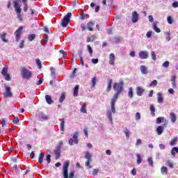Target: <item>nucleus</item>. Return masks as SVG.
<instances>
[{
    "label": "nucleus",
    "instance_id": "obj_1",
    "mask_svg": "<svg viewBox=\"0 0 178 178\" xmlns=\"http://www.w3.org/2000/svg\"><path fill=\"white\" fill-rule=\"evenodd\" d=\"M124 86V82H123V81H120L118 83H115L113 86V90L116 91V93L113 95V98L111 99V101L110 103L111 108V110H108L106 113L107 118L109 119L111 124H113L112 113H116V109L115 108V104L116 103L118 98H119V95H120V92L123 91Z\"/></svg>",
    "mask_w": 178,
    "mask_h": 178
},
{
    "label": "nucleus",
    "instance_id": "obj_2",
    "mask_svg": "<svg viewBox=\"0 0 178 178\" xmlns=\"http://www.w3.org/2000/svg\"><path fill=\"white\" fill-rule=\"evenodd\" d=\"M21 76L23 79H26V80H30L31 77H33V72L31 71L26 69V67H21Z\"/></svg>",
    "mask_w": 178,
    "mask_h": 178
},
{
    "label": "nucleus",
    "instance_id": "obj_3",
    "mask_svg": "<svg viewBox=\"0 0 178 178\" xmlns=\"http://www.w3.org/2000/svg\"><path fill=\"white\" fill-rule=\"evenodd\" d=\"M14 8L16 13H17V19L19 22H23V17L22 16V8H20V3L19 1H14Z\"/></svg>",
    "mask_w": 178,
    "mask_h": 178
},
{
    "label": "nucleus",
    "instance_id": "obj_4",
    "mask_svg": "<svg viewBox=\"0 0 178 178\" xmlns=\"http://www.w3.org/2000/svg\"><path fill=\"white\" fill-rule=\"evenodd\" d=\"M70 17H72V13H67L64 19L61 20L62 27H67V24L70 23Z\"/></svg>",
    "mask_w": 178,
    "mask_h": 178
},
{
    "label": "nucleus",
    "instance_id": "obj_5",
    "mask_svg": "<svg viewBox=\"0 0 178 178\" xmlns=\"http://www.w3.org/2000/svg\"><path fill=\"white\" fill-rule=\"evenodd\" d=\"M69 165H70V162L69 161H67L64 163L63 166V177L64 178H69Z\"/></svg>",
    "mask_w": 178,
    "mask_h": 178
},
{
    "label": "nucleus",
    "instance_id": "obj_6",
    "mask_svg": "<svg viewBox=\"0 0 178 178\" xmlns=\"http://www.w3.org/2000/svg\"><path fill=\"white\" fill-rule=\"evenodd\" d=\"M12 88L9 86L6 87L5 92L3 93L4 98H12L13 93L11 91Z\"/></svg>",
    "mask_w": 178,
    "mask_h": 178
},
{
    "label": "nucleus",
    "instance_id": "obj_7",
    "mask_svg": "<svg viewBox=\"0 0 178 178\" xmlns=\"http://www.w3.org/2000/svg\"><path fill=\"white\" fill-rule=\"evenodd\" d=\"M22 31H23V26H19L15 32V35L16 38L15 41L17 42H19V40H20V35H22Z\"/></svg>",
    "mask_w": 178,
    "mask_h": 178
},
{
    "label": "nucleus",
    "instance_id": "obj_8",
    "mask_svg": "<svg viewBox=\"0 0 178 178\" xmlns=\"http://www.w3.org/2000/svg\"><path fill=\"white\" fill-rule=\"evenodd\" d=\"M149 53L147 51H142L139 52V58L140 59H148Z\"/></svg>",
    "mask_w": 178,
    "mask_h": 178
},
{
    "label": "nucleus",
    "instance_id": "obj_9",
    "mask_svg": "<svg viewBox=\"0 0 178 178\" xmlns=\"http://www.w3.org/2000/svg\"><path fill=\"white\" fill-rule=\"evenodd\" d=\"M131 22L132 23H137V22H138V13H137V11H134L132 13Z\"/></svg>",
    "mask_w": 178,
    "mask_h": 178
},
{
    "label": "nucleus",
    "instance_id": "obj_10",
    "mask_svg": "<svg viewBox=\"0 0 178 178\" xmlns=\"http://www.w3.org/2000/svg\"><path fill=\"white\" fill-rule=\"evenodd\" d=\"M54 153L56 155V159H59L60 158V146L56 147Z\"/></svg>",
    "mask_w": 178,
    "mask_h": 178
},
{
    "label": "nucleus",
    "instance_id": "obj_11",
    "mask_svg": "<svg viewBox=\"0 0 178 178\" xmlns=\"http://www.w3.org/2000/svg\"><path fill=\"white\" fill-rule=\"evenodd\" d=\"M144 91H145V90H144V88H143L140 86H138L136 88V93L138 97H141V95H143V93L144 92Z\"/></svg>",
    "mask_w": 178,
    "mask_h": 178
},
{
    "label": "nucleus",
    "instance_id": "obj_12",
    "mask_svg": "<svg viewBox=\"0 0 178 178\" xmlns=\"http://www.w3.org/2000/svg\"><path fill=\"white\" fill-rule=\"evenodd\" d=\"M115 59H116V58L115 57V54L113 53H111L109 55V64L115 65Z\"/></svg>",
    "mask_w": 178,
    "mask_h": 178
},
{
    "label": "nucleus",
    "instance_id": "obj_13",
    "mask_svg": "<svg viewBox=\"0 0 178 178\" xmlns=\"http://www.w3.org/2000/svg\"><path fill=\"white\" fill-rule=\"evenodd\" d=\"M170 119L172 123H175L176 120H177V116H176V114L175 113H170Z\"/></svg>",
    "mask_w": 178,
    "mask_h": 178
},
{
    "label": "nucleus",
    "instance_id": "obj_14",
    "mask_svg": "<svg viewBox=\"0 0 178 178\" xmlns=\"http://www.w3.org/2000/svg\"><path fill=\"white\" fill-rule=\"evenodd\" d=\"M45 99H46V102L49 105H52V104H54V102L52 101V97L49 95H47L45 96Z\"/></svg>",
    "mask_w": 178,
    "mask_h": 178
},
{
    "label": "nucleus",
    "instance_id": "obj_15",
    "mask_svg": "<svg viewBox=\"0 0 178 178\" xmlns=\"http://www.w3.org/2000/svg\"><path fill=\"white\" fill-rule=\"evenodd\" d=\"M140 72L142 74H148V69L145 65H141L140 66Z\"/></svg>",
    "mask_w": 178,
    "mask_h": 178
},
{
    "label": "nucleus",
    "instance_id": "obj_16",
    "mask_svg": "<svg viewBox=\"0 0 178 178\" xmlns=\"http://www.w3.org/2000/svg\"><path fill=\"white\" fill-rule=\"evenodd\" d=\"M113 81L112 79H109L108 83H107V88H106V92H109L111 90H112V83Z\"/></svg>",
    "mask_w": 178,
    "mask_h": 178
},
{
    "label": "nucleus",
    "instance_id": "obj_17",
    "mask_svg": "<svg viewBox=\"0 0 178 178\" xmlns=\"http://www.w3.org/2000/svg\"><path fill=\"white\" fill-rule=\"evenodd\" d=\"M157 101L159 104H162V102H163V97H162V93H157Z\"/></svg>",
    "mask_w": 178,
    "mask_h": 178
},
{
    "label": "nucleus",
    "instance_id": "obj_18",
    "mask_svg": "<svg viewBox=\"0 0 178 178\" xmlns=\"http://www.w3.org/2000/svg\"><path fill=\"white\" fill-rule=\"evenodd\" d=\"M6 35L7 34L5 32H3L0 35V38L2 40L3 42H8V40L6 39Z\"/></svg>",
    "mask_w": 178,
    "mask_h": 178
},
{
    "label": "nucleus",
    "instance_id": "obj_19",
    "mask_svg": "<svg viewBox=\"0 0 178 178\" xmlns=\"http://www.w3.org/2000/svg\"><path fill=\"white\" fill-rule=\"evenodd\" d=\"M72 137L74 140V144H79V132H74Z\"/></svg>",
    "mask_w": 178,
    "mask_h": 178
},
{
    "label": "nucleus",
    "instance_id": "obj_20",
    "mask_svg": "<svg viewBox=\"0 0 178 178\" xmlns=\"http://www.w3.org/2000/svg\"><path fill=\"white\" fill-rule=\"evenodd\" d=\"M95 24L92 22H90L89 23L87 24V28L88 30H89V31H92L94 30V29L92 27H94Z\"/></svg>",
    "mask_w": 178,
    "mask_h": 178
},
{
    "label": "nucleus",
    "instance_id": "obj_21",
    "mask_svg": "<svg viewBox=\"0 0 178 178\" xmlns=\"http://www.w3.org/2000/svg\"><path fill=\"white\" fill-rule=\"evenodd\" d=\"M161 175L166 176L168 175V167L163 166L161 168Z\"/></svg>",
    "mask_w": 178,
    "mask_h": 178
},
{
    "label": "nucleus",
    "instance_id": "obj_22",
    "mask_svg": "<svg viewBox=\"0 0 178 178\" xmlns=\"http://www.w3.org/2000/svg\"><path fill=\"white\" fill-rule=\"evenodd\" d=\"M156 133L158 136H161L163 133V127L159 126L156 129Z\"/></svg>",
    "mask_w": 178,
    "mask_h": 178
},
{
    "label": "nucleus",
    "instance_id": "obj_23",
    "mask_svg": "<svg viewBox=\"0 0 178 178\" xmlns=\"http://www.w3.org/2000/svg\"><path fill=\"white\" fill-rule=\"evenodd\" d=\"M39 118H40V119H42V120H48V119H49L48 115L44 114V113H40L39 114Z\"/></svg>",
    "mask_w": 178,
    "mask_h": 178
},
{
    "label": "nucleus",
    "instance_id": "obj_24",
    "mask_svg": "<svg viewBox=\"0 0 178 178\" xmlns=\"http://www.w3.org/2000/svg\"><path fill=\"white\" fill-rule=\"evenodd\" d=\"M86 106H87V104H86V103L82 104V106L81 108V112L82 113H87V109L86 108Z\"/></svg>",
    "mask_w": 178,
    "mask_h": 178
},
{
    "label": "nucleus",
    "instance_id": "obj_25",
    "mask_svg": "<svg viewBox=\"0 0 178 178\" xmlns=\"http://www.w3.org/2000/svg\"><path fill=\"white\" fill-rule=\"evenodd\" d=\"M157 124H161L162 122H166V120L163 117H159L156 120Z\"/></svg>",
    "mask_w": 178,
    "mask_h": 178
},
{
    "label": "nucleus",
    "instance_id": "obj_26",
    "mask_svg": "<svg viewBox=\"0 0 178 178\" xmlns=\"http://www.w3.org/2000/svg\"><path fill=\"white\" fill-rule=\"evenodd\" d=\"M177 140H178L177 137L172 138L171 140V141L170 142V145H171V146L176 145V144L177 143Z\"/></svg>",
    "mask_w": 178,
    "mask_h": 178
},
{
    "label": "nucleus",
    "instance_id": "obj_27",
    "mask_svg": "<svg viewBox=\"0 0 178 178\" xmlns=\"http://www.w3.org/2000/svg\"><path fill=\"white\" fill-rule=\"evenodd\" d=\"M44 161V153L41 152L39 155L38 162L39 163H42Z\"/></svg>",
    "mask_w": 178,
    "mask_h": 178
},
{
    "label": "nucleus",
    "instance_id": "obj_28",
    "mask_svg": "<svg viewBox=\"0 0 178 178\" xmlns=\"http://www.w3.org/2000/svg\"><path fill=\"white\" fill-rule=\"evenodd\" d=\"M79 95V85H76L74 89V97H77Z\"/></svg>",
    "mask_w": 178,
    "mask_h": 178
},
{
    "label": "nucleus",
    "instance_id": "obj_29",
    "mask_svg": "<svg viewBox=\"0 0 178 178\" xmlns=\"http://www.w3.org/2000/svg\"><path fill=\"white\" fill-rule=\"evenodd\" d=\"M153 30L156 31V33H159L161 31V29L156 26V23H153Z\"/></svg>",
    "mask_w": 178,
    "mask_h": 178
},
{
    "label": "nucleus",
    "instance_id": "obj_30",
    "mask_svg": "<svg viewBox=\"0 0 178 178\" xmlns=\"http://www.w3.org/2000/svg\"><path fill=\"white\" fill-rule=\"evenodd\" d=\"M150 112L152 116H155V107L153 104L150 105Z\"/></svg>",
    "mask_w": 178,
    "mask_h": 178
},
{
    "label": "nucleus",
    "instance_id": "obj_31",
    "mask_svg": "<svg viewBox=\"0 0 178 178\" xmlns=\"http://www.w3.org/2000/svg\"><path fill=\"white\" fill-rule=\"evenodd\" d=\"M60 129L61 131H64V130H65V120L64 119H63L60 122Z\"/></svg>",
    "mask_w": 178,
    "mask_h": 178
},
{
    "label": "nucleus",
    "instance_id": "obj_32",
    "mask_svg": "<svg viewBox=\"0 0 178 178\" xmlns=\"http://www.w3.org/2000/svg\"><path fill=\"white\" fill-rule=\"evenodd\" d=\"M137 156V163L140 164L143 162V159L141 158V155L140 154H136Z\"/></svg>",
    "mask_w": 178,
    "mask_h": 178
},
{
    "label": "nucleus",
    "instance_id": "obj_33",
    "mask_svg": "<svg viewBox=\"0 0 178 178\" xmlns=\"http://www.w3.org/2000/svg\"><path fill=\"white\" fill-rule=\"evenodd\" d=\"M65 98H66V95L65 93H62L59 98V102L62 103L65 101Z\"/></svg>",
    "mask_w": 178,
    "mask_h": 178
},
{
    "label": "nucleus",
    "instance_id": "obj_34",
    "mask_svg": "<svg viewBox=\"0 0 178 178\" xmlns=\"http://www.w3.org/2000/svg\"><path fill=\"white\" fill-rule=\"evenodd\" d=\"M165 165L167 166H169L171 169H173V163L170 160H168L166 161Z\"/></svg>",
    "mask_w": 178,
    "mask_h": 178
},
{
    "label": "nucleus",
    "instance_id": "obj_35",
    "mask_svg": "<svg viewBox=\"0 0 178 178\" xmlns=\"http://www.w3.org/2000/svg\"><path fill=\"white\" fill-rule=\"evenodd\" d=\"M1 74H3V76H5V74H8V66H6L3 68Z\"/></svg>",
    "mask_w": 178,
    "mask_h": 178
},
{
    "label": "nucleus",
    "instance_id": "obj_36",
    "mask_svg": "<svg viewBox=\"0 0 178 178\" xmlns=\"http://www.w3.org/2000/svg\"><path fill=\"white\" fill-rule=\"evenodd\" d=\"M85 158L87 160H91V154H90V152H86Z\"/></svg>",
    "mask_w": 178,
    "mask_h": 178
},
{
    "label": "nucleus",
    "instance_id": "obj_37",
    "mask_svg": "<svg viewBox=\"0 0 178 178\" xmlns=\"http://www.w3.org/2000/svg\"><path fill=\"white\" fill-rule=\"evenodd\" d=\"M95 84H97V76H95L92 79V88L95 87Z\"/></svg>",
    "mask_w": 178,
    "mask_h": 178
},
{
    "label": "nucleus",
    "instance_id": "obj_38",
    "mask_svg": "<svg viewBox=\"0 0 178 178\" xmlns=\"http://www.w3.org/2000/svg\"><path fill=\"white\" fill-rule=\"evenodd\" d=\"M158 86V81L154 80L149 85V87H156Z\"/></svg>",
    "mask_w": 178,
    "mask_h": 178
},
{
    "label": "nucleus",
    "instance_id": "obj_39",
    "mask_svg": "<svg viewBox=\"0 0 178 178\" xmlns=\"http://www.w3.org/2000/svg\"><path fill=\"white\" fill-rule=\"evenodd\" d=\"M147 162H148L149 166H154V161L152 160V157L148 158Z\"/></svg>",
    "mask_w": 178,
    "mask_h": 178
},
{
    "label": "nucleus",
    "instance_id": "obj_40",
    "mask_svg": "<svg viewBox=\"0 0 178 178\" xmlns=\"http://www.w3.org/2000/svg\"><path fill=\"white\" fill-rule=\"evenodd\" d=\"M28 38H29V41H33V40L35 39V34L29 35Z\"/></svg>",
    "mask_w": 178,
    "mask_h": 178
},
{
    "label": "nucleus",
    "instance_id": "obj_41",
    "mask_svg": "<svg viewBox=\"0 0 178 178\" xmlns=\"http://www.w3.org/2000/svg\"><path fill=\"white\" fill-rule=\"evenodd\" d=\"M128 95L129 98H133V88H129Z\"/></svg>",
    "mask_w": 178,
    "mask_h": 178
},
{
    "label": "nucleus",
    "instance_id": "obj_42",
    "mask_svg": "<svg viewBox=\"0 0 178 178\" xmlns=\"http://www.w3.org/2000/svg\"><path fill=\"white\" fill-rule=\"evenodd\" d=\"M151 55H152V59H153V60H156V55L155 54V51H152Z\"/></svg>",
    "mask_w": 178,
    "mask_h": 178
},
{
    "label": "nucleus",
    "instance_id": "obj_43",
    "mask_svg": "<svg viewBox=\"0 0 178 178\" xmlns=\"http://www.w3.org/2000/svg\"><path fill=\"white\" fill-rule=\"evenodd\" d=\"M127 138H130V131H129V129H126L124 131Z\"/></svg>",
    "mask_w": 178,
    "mask_h": 178
},
{
    "label": "nucleus",
    "instance_id": "obj_44",
    "mask_svg": "<svg viewBox=\"0 0 178 178\" xmlns=\"http://www.w3.org/2000/svg\"><path fill=\"white\" fill-rule=\"evenodd\" d=\"M167 22L169 24H172L173 23V19H172V17L168 16Z\"/></svg>",
    "mask_w": 178,
    "mask_h": 178
},
{
    "label": "nucleus",
    "instance_id": "obj_45",
    "mask_svg": "<svg viewBox=\"0 0 178 178\" xmlns=\"http://www.w3.org/2000/svg\"><path fill=\"white\" fill-rule=\"evenodd\" d=\"M98 172H99V170L94 169L92 172V176H97V175H98Z\"/></svg>",
    "mask_w": 178,
    "mask_h": 178
},
{
    "label": "nucleus",
    "instance_id": "obj_46",
    "mask_svg": "<svg viewBox=\"0 0 178 178\" xmlns=\"http://www.w3.org/2000/svg\"><path fill=\"white\" fill-rule=\"evenodd\" d=\"M87 48L90 55H92V49L91 48V46H90V44H88Z\"/></svg>",
    "mask_w": 178,
    "mask_h": 178
},
{
    "label": "nucleus",
    "instance_id": "obj_47",
    "mask_svg": "<svg viewBox=\"0 0 178 178\" xmlns=\"http://www.w3.org/2000/svg\"><path fill=\"white\" fill-rule=\"evenodd\" d=\"M3 76L5 77V79L7 80V81H10V75L9 74H6Z\"/></svg>",
    "mask_w": 178,
    "mask_h": 178
},
{
    "label": "nucleus",
    "instance_id": "obj_48",
    "mask_svg": "<svg viewBox=\"0 0 178 178\" xmlns=\"http://www.w3.org/2000/svg\"><path fill=\"white\" fill-rule=\"evenodd\" d=\"M0 122L1 124L2 125V127H3L5 124H6V120H5V118H2L1 120H0Z\"/></svg>",
    "mask_w": 178,
    "mask_h": 178
},
{
    "label": "nucleus",
    "instance_id": "obj_49",
    "mask_svg": "<svg viewBox=\"0 0 178 178\" xmlns=\"http://www.w3.org/2000/svg\"><path fill=\"white\" fill-rule=\"evenodd\" d=\"M169 61H165L162 64L163 67H169Z\"/></svg>",
    "mask_w": 178,
    "mask_h": 178
},
{
    "label": "nucleus",
    "instance_id": "obj_50",
    "mask_svg": "<svg viewBox=\"0 0 178 178\" xmlns=\"http://www.w3.org/2000/svg\"><path fill=\"white\" fill-rule=\"evenodd\" d=\"M36 64L39 69H41V60L40 59H36Z\"/></svg>",
    "mask_w": 178,
    "mask_h": 178
},
{
    "label": "nucleus",
    "instance_id": "obj_51",
    "mask_svg": "<svg viewBox=\"0 0 178 178\" xmlns=\"http://www.w3.org/2000/svg\"><path fill=\"white\" fill-rule=\"evenodd\" d=\"M79 55H80L79 60H80L82 66H84V60L83 59V56H81V53Z\"/></svg>",
    "mask_w": 178,
    "mask_h": 178
},
{
    "label": "nucleus",
    "instance_id": "obj_52",
    "mask_svg": "<svg viewBox=\"0 0 178 178\" xmlns=\"http://www.w3.org/2000/svg\"><path fill=\"white\" fill-rule=\"evenodd\" d=\"M167 41H170V32L165 33Z\"/></svg>",
    "mask_w": 178,
    "mask_h": 178
},
{
    "label": "nucleus",
    "instance_id": "obj_53",
    "mask_svg": "<svg viewBox=\"0 0 178 178\" xmlns=\"http://www.w3.org/2000/svg\"><path fill=\"white\" fill-rule=\"evenodd\" d=\"M46 161H47V163H51V154L47 156Z\"/></svg>",
    "mask_w": 178,
    "mask_h": 178
},
{
    "label": "nucleus",
    "instance_id": "obj_54",
    "mask_svg": "<svg viewBox=\"0 0 178 178\" xmlns=\"http://www.w3.org/2000/svg\"><path fill=\"white\" fill-rule=\"evenodd\" d=\"M136 120H140V119H141V115L140 114V113H136Z\"/></svg>",
    "mask_w": 178,
    "mask_h": 178
},
{
    "label": "nucleus",
    "instance_id": "obj_55",
    "mask_svg": "<svg viewBox=\"0 0 178 178\" xmlns=\"http://www.w3.org/2000/svg\"><path fill=\"white\" fill-rule=\"evenodd\" d=\"M131 175L132 176H136V175H137V170H136V168H134L131 171Z\"/></svg>",
    "mask_w": 178,
    "mask_h": 178
},
{
    "label": "nucleus",
    "instance_id": "obj_56",
    "mask_svg": "<svg viewBox=\"0 0 178 178\" xmlns=\"http://www.w3.org/2000/svg\"><path fill=\"white\" fill-rule=\"evenodd\" d=\"M42 81H44V79L42 78H40L37 83V86H41V84H42Z\"/></svg>",
    "mask_w": 178,
    "mask_h": 178
},
{
    "label": "nucleus",
    "instance_id": "obj_57",
    "mask_svg": "<svg viewBox=\"0 0 178 178\" xmlns=\"http://www.w3.org/2000/svg\"><path fill=\"white\" fill-rule=\"evenodd\" d=\"M51 77H53V79H55V69L51 68Z\"/></svg>",
    "mask_w": 178,
    "mask_h": 178
},
{
    "label": "nucleus",
    "instance_id": "obj_58",
    "mask_svg": "<svg viewBox=\"0 0 178 178\" xmlns=\"http://www.w3.org/2000/svg\"><path fill=\"white\" fill-rule=\"evenodd\" d=\"M94 36L92 35L91 38H87V42H91V41H94Z\"/></svg>",
    "mask_w": 178,
    "mask_h": 178
},
{
    "label": "nucleus",
    "instance_id": "obj_59",
    "mask_svg": "<svg viewBox=\"0 0 178 178\" xmlns=\"http://www.w3.org/2000/svg\"><path fill=\"white\" fill-rule=\"evenodd\" d=\"M48 38H49L48 35L44 34V38L42 39V41H44V42H48Z\"/></svg>",
    "mask_w": 178,
    "mask_h": 178
},
{
    "label": "nucleus",
    "instance_id": "obj_60",
    "mask_svg": "<svg viewBox=\"0 0 178 178\" xmlns=\"http://www.w3.org/2000/svg\"><path fill=\"white\" fill-rule=\"evenodd\" d=\"M141 144H143V142L141 141L140 139H137L136 140V145H141Z\"/></svg>",
    "mask_w": 178,
    "mask_h": 178
},
{
    "label": "nucleus",
    "instance_id": "obj_61",
    "mask_svg": "<svg viewBox=\"0 0 178 178\" xmlns=\"http://www.w3.org/2000/svg\"><path fill=\"white\" fill-rule=\"evenodd\" d=\"M19 118H17V117H15L13 120V123H15V124H17L19 122Z\"/></svg>",
    "mask_w": 178,
    "mask_h": 178
},
{
    "label": "nucleus",
    "instance_id": "obj_62",
    "mask_svg": "<svg viewBox=\"0 0 178 178\" xmlns=\"http://www.w3.org/2000/svg\"><path fill=\"white\" fill-rule=\"evenodd\" d=\"M172 8H178V1H175L172 4Z\"/></svg>",
    "mask_w": 178,
    "mask_h": 178
},
{
    "label": "nucleus",
    "instance_id": "obj_63",
    "mask_svg": "<svg viewBox=\"0 0 178 178\" xmlns=\"http://www.w3.org/2000/svg\"><path fill=\"white\" fill-rule=\"evenodd\" d=\"M98 58H92V63H94V65H97V63H98Z\"/></svg>",
    "mask_w": 178,
    "mask_h": 178
},
{
    "label": "nucleus",
    "instance_id": "obj_64",
    "mask_svg": "<svg viewBox=\"0 0 178 178\" xmlns=\"http://www.w3.org/2000/svg\"><path fill=\"white\" fill-rule=\"evenodd\" d=\"M68 143L70 145H73V143H74V140H73V138H70Z\"/></svg>",
    "mask_w": 178,
    "mask_h": 178
}]
</instances>
